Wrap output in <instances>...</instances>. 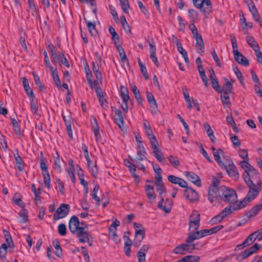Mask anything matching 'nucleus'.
<instances>
[{
    "label": "nucleus",
    "instance_id": "nucleus-1",
    "mask_svg": "<svg viewBox=\"0 0 262 262\" xmlns=\"http://www.w3.org/2000/svg\"><path fill=\"white\" fill-rule=\"evenodd\" d=\"M245 183L249 188L246 196L251 201L254 199L258 195L261 189L262 183L261 181L257 183H253L249 178H246Z\"/></svg>",
    "mask_w": 262,
    "mask_h": 262
},
{
    "label": "nucleus",
    "instance_id": "nucleus-2",
    "mask_svg": "<svg viewBox=\"0 0 262 262\" xmlns=\"http://www.w3.org/2000/svg\"><path fill=\"white\" fill-rule=\"evenodd\" d=\"M223 189L224 192L222 198V201L230 203V205L235 203L237 200V196L235 190L225 186H223Z\"/></svg>",
    "mask_w": 262,
    "mask_h": 262
},
{
    "label": "nucleus",
    "instance_id": "nucleus-3",
    "mask_svg": "<svg viewBox=\"0 0 262 262\" xmlns=\"http://www.w3.org/2000/svg\"><path fill=\"white\" fill-rule=\"evenodd\" d=\"M231 37V41L232 43V46L233 48V53L235 60L237 62H239V57H241V60L240 62L245 65L249 64V61L246 57L242 55V54L238 51L237 49V43L236 39L234 35H230Z\"/></svg>",
    "mask_w": 262,
    "mask_h": 262
},
{
    "label": "nucleus",
    "instance_id": "nucleus-4",
    "mask_svg": "<svg viewBox=\"0 0 262 262\" xmlns=\"http://www.w3.org/2000/svg\"><path fill=\"white\" fill-rule=\"evenodd\" d=\"M188 28L191 30L193 36L196 40V47L199 49L201 52L203 53L205 46L202 35L199 34L198 29L194 24H190Z\"/></svg>",
    "mask_w": 262,
    "mask_h": 262
},
{
    "label": "nucleus",
    "instance_id": "nucleus-5",
    "mask_svg": "<svg viewBox=\"0 0 262 262\" xmlns=\"http://www.w3.org/2000/svg\"><path fill=\"white\" fill-rule=\"evenodd\" d=\"M194 7L200 9L204 14H209L212 10V4L210 0H192Z\"/></svg>",
    "mask_w": 262,
    "mask_h": 262
},
{
    "label": "nucleus",
    "instance_id": "nucleus-6",
    "mask_svg": "<svg viewBox=\"0 0 262 262\" xmlns=\"http://www.w3.org/2000/svg\"><path fill=\"white\" fill-rule=\"evenodd\" d=\"M223 186L219 188H208V199L211 203H213L219 200H222L223 194H224Z\"/></svg>",
    "mask_w": 262,
    "mask_h": 262
},
{
    "label": "nucleus",
    "instance_id": "nucleus-7",
    "mask_svg": "<svg viewBox=\"0 0 262 262\" xmlns=\"http://www.w3.org/2000/svg\"><path fill=\"white\" fill-rule=\"evenodd\" d=\"M196 245L191 243L182 244L176 247L173 250V252L176 254L184 255L187 252H191L193 250L195 249Z\"/></svg>",
    "mask_w": 262,
    "mask_h": 262
},
{
    "label": "nucleus",
    "instance_id": "nucleus-8",
    "mask_svg": "<svg viewBox=\"0 0 262 262\" xmlns=\"http://www.w3.org/2000/svg\"><path fill=\"white\" fill-rule=\"evenodd\" d=\"M75 233L81 243H86L92 236L91 233L89 232L88 226H81L79 230Z\"/></svg>",
    "mask_w": 262,
    "mask_h": 262
},
{
    "label": "nucleus",
    "instance_id": "nucleus-9",
    "mask_svg": "<svg viewBox=\"0 0 262 262\" xmlns=\"http://www.w3.org/2000/svg\"><path fill=\"white\" fill-rule=\"evenodd\" d=\"M70 206L69 204H61L53 215V219L57 221L66 217L69 213Z\"/></svg>",
    "mask_w": 262,
    "mask_h": 262
},
{
    "label": "nucleus",
    "instance_id": "nucleus-10",
    "mask_svg": "<svg viewBox=\"0 0 262 262\" xmlns=\"http://www.w3.org/2000/svg\"><path fill=\"white\" fill-rule=\"evenodd\" d=\"M260 245L255 244L253 246L246 249L244 251L238 254L236 256V260L238 261H242L247 258L257 251L260 248Z\"/></svg>",
    "mask_w": 262,
    "mask_h": 262
},
{
    "label": "nucleus",
    "instance_id": "nucleus-11",
    "mask_svg": "<svg viewBox=\"0 0 262 262\" xmlns=\"http://www.w3.org/2000/svg\"><path fill=\"white\" fill-rule=\"evenodd\" d=\"M226 169L228 174L234 179H237L239 178V174L237 171V168L234 165L232 161H229L228 165L225 164V166L223 168Z\"/></svg>",
    "mask_w": 262,
    "mask_h": 262
},
{
    "label": "nucleus",
    "instance_id": "nucleus-12",
    "mask_svg": "<svg viewBox=\"0 0 262 262\" xmlns=\"http://www.w3.org/2000/svg\"><path fill=\"white\" fill-rule=\"evenodd\" d=\"M40 167L43 177V182L45 186L48 188H50V177L48 170V166L46 161H40Z\"/></svg>",
    "mask_w": 262,
    "mask_h": 262
},
{
    "label": "nucleus",
    "instance_id": "nucleus-13",
    "mask_svg": "<svg viewBox=\"0 0 262 262\" xmlns=\"http://www.w3.org/2000/svg\"><path fill=\"white\" fill-rule=\"evenodd\" d=\"M243 178L245 182L246 178H249L253 183H257V181H260L257 171L252 166L249 171L243 174Z\"/></svg>",
    "mask_w": 262,
    "mask_h": 262
},
{
    "label": "nucleus",
    "instance_id": "nucleus-14",
    "mask_svg": "<svg viewBox=\"0 0 262 262\" xmlns=\"http://www.w3.org/2000/svg\"><path fill=\"white\" fill-rule=\"evenodd\" d=\"M164 201V196L161 198L160 201L158 203V207L160 209L164 211L165 213H168L170 212L173 204V201L170 199H167L165 200V205H163Z\"/></svg>",
    "mask_w": 262,
    "mask_h": 262
},
{
    "label": "nucleus",
    "instance_id": "nucleus-15",
    "mask_svg": "<svg viewBox=\"0 0 262 262\" xmlns=\"http://www.w3.org/2000/svg\"><path fill=\"white\" fill-rule=\"evenodd\" d=\"M80 223L78 218L76 215H73L70 219L69 222V228L70 231L74 234L80 229Z\"/></svg>",
    "mask_w": 262,
    "mask_h": 262
},
{
    "label": "nucleus",
    "instance_id": "nucleus-16",
    "mask_svg": "<svg viewBox=\"0 0 262 262\" xmlns=\"http://www.w3.org/2000/svg\"><path fill=\"white\" fill-rule=\"evenodd\" d=\"M147 41L149 43V56L151 58L152 61L158 67L159 66V62L158 59L156 55V47L154 43V40L152 38L151 40H148Z\"/></svg>",
    "mask_w": 262,
    "mask_h": 262
},
{
    "label": "nucleus",
    "instance_id": "nucleus-17",
    "mask_svg": "<svg viewBox=\"0 0 262 262\" xmlns=\"http://www.w3.org/2000/svg\"><path fill=\"white\" fill-rule=\"evenodd\" d=\"M146 98L147 100L149 103L150 107L151 108V112L152 114H157L158 111V104L157 101L151 93L147 92H146Z\"/></svg>",
    "mask_w": 262,
    "mask_h": 262
},
{
    "label": "nucleus",
    "instance_id": "nucleus-18",
    "mask_svg": "<svg viewBox=\"0 0 262 262\" xmlns=\"http://www.w3.org/2000/svg\"><path fill=\"white\" fill-rule=\"evenodd\" d=\"M184 196L191 202H194L199 200L198 193L191 187L187 188L184 190Z\"/></svg>",
    "mask_w": 262,
    "mask_h": 262
},
{
    "label": "nucleus",
    "instance_id": "nucleus-19",
    "mask_svg": "<svg viewBox=\"0 0 262 262\" xmlns=\"http://www.w3.org/2000/svg\"><path fill=\"white\" fill-rule=\"evenodd\" d=\"M145 235L144 228L140 229V230L135 231V238L133 244L136 247H138L141 245L142 241L145 237Z\"/></svg>",
    "mask_w": 262,
    "mask_h": 262
},
{
    "label": "nucleus",
    "instance_id": "nucleus-20",
    "mask_svg": "<svg viewBox=\"0 0 262 262\" xmlns=\"http://www.w3.org/2000/svg\"><path fill=\"white\" fill-rule=\"evenodd\" d=\"M145 191L150 203L155 202L156 199V194L155 192L154 186L146 184Z\"/></svg>",
    "mask_w": 262,
    "mask_h": 262
},
{
    "label": "nucleus",
    "instance_id": "nucleus-21",
    "mask_svg": "<svg viewBox=\"0 0 262 262\" xmlns=\"http://www.w3.org/2000/svg\"><path fill=\"white\" fill-rule=\"evenodd\" d=\"M185 176L188 180L199 187L201 186V181L200 177L195 173L191 171H185Z\"/></svg>",
    "mask_w": 262,
    "mask_h": 262
},
{
    "label": "nucleus",
    "instance_id": "nucleus-22",
    "mask_svg": "<svg viewBox=\"0 0 262 262\" xmlns=\"http://www.w3.org/2000/svg\"><path fill=\"white\" fill-rule=\"evenodd\" d=\"M194 231V232H192L191 233L189 234V236L186 241V243H191L194 240L200 239L205 236L203 230L199 231H198L197 230Z\"/></svg>",
    "mask_w": 262,
    "mask_h": 262
},
{
    "label": "nucleus",
    "instance_id": "nucleus-23",
    "mask_svg": "<svg viewBox=\"0 0 262 262\" xmlns=\"http://www.w3.org/2000/svg\"><path fill=\"white\" fill-rule=\"evenodd\" d=\"M151 148L153 149L154 156L156 158L158 161L161 162L164 160V155L161 150L158 148V142L151 145Z\"/></svg>",
    "mask_w": 262,
    "mask_h": 262
},
{
    "label": "nucleus",
    "instance_id": "nucleus-24",
    "mask_svg": "<svg viewBox=\"0 0 262 262\" xmlns=\"http://www.w3.org/2000/svg\"><path fill=\"white\" fill-rule=\"evenodd\" d=\"M150 248L149 245H143L137 252L138 262H145L146 253Z\"/></svg>",
    "mask_w": 262,
    "mask_h": 262
},
{
    "label": "nucleus",
    "instance_id": "nucleus-25",
    "mask_svg": "<svg viewBox=\"0 0 262 262\" xmlns=\"http://www.w3.org/2000/svg\"><path fill=\"white\" fill-rule=\"evenodd\" d=\"M115 117L114 119L115 122L117 124L118 127L122 130L124 126V119L122 116V112L120 110L115 109Z\"/></svg>",
    "mask_w": 262,
    "mask_h": 262
},
{
    "label": "nucleus",
    "instance_id": "nucleus-26",
    "mask_svg": "<svg viewBox=\"0 0 262 262\" xmlns=\"http://www.w3.org/2000/svg\"><path fill=\"white\" fill-rule=\"evenodd\" d=\"M262 210V203L257 204L253 207L246 213V215L248 218L255 216Z\"/></svg>",
    "mask_w": 262,
    "mask_h": 262
},
{
    "label": "nucleus",
    "instance_id": "nucleus-27",
    "mask_svg": "<svg viewBox=\"0 0 262 262\" xmlns=\"http://www.w3.org/2000/svg\"><path fill=\"white\" fill-rule=\"evenodd\" d=\"M250 201H251L249 200L247 196H246L242 201H240L239 202H238L237 200L235 203L233 204V210H236L238 209H242L245 207L247 205L248 203Z\"/></svg>",
    "mask_w": 262,
    "mask_h": 262
},
{
    "label": "nucleus",
    "instance_id": "nucleus-28",
    "mask_svg": "<svg viewBox=\"0 0 262 262\" xmlns=\"http://www.w3.org/2000/svg\"><path fill=\"white\" fill-rule=\"evenodd\" d=\"M224 154V152L221 148H219L216 151H214V153H213L214 160L222 168H223V166H225V164L223 163L221 159V156H223Z\"/></svg>",
    "mask_w": 262,
    "mask_h": 262
},
{
    "label": "nucleus",
    "instance_id": "nucleus-29",
    "mask_svg": "<svg viewBox=\"0 0 262 262\" xmlns=\"http://www.w3.org/2000/svg\"><path fill=\"white\" fill-rule=\"evenodd\" d=\"M84 20L86 24L87 28L90 33L91 34L92 36H96L97 35L98 32L96 29L95 23H93L87 20L85 18H84Z\"/></svg>",
    "mask_w": 262,
    "mask_h": 262
},
{
    "label": "nucleus",
    "instance_id": "nucleus-30",
    "mask_svg": "<svg viewBox=\"0 0 262 262\" xmlns=\"http://www.w3.org/2000/svg\"><path fill=\"white\" fill-rule=\"evenodd\" d=\"M200 257L196 255H187L179 259L177 262H199Z\"/></svg>",
    "mask_w": 262,
    "mask_h": 262
},
{
    "label": "nucleus",
    "instance_id": "nucleus-31",
    "mask_svg": "<svg viewBox=\"0 0 262 262\" xmlns=\"http://www.w3.org/2000/svg\"><path fill=\"white\" fill-rule=\"evenodd\" d=\"M246 39L247 43L255 52L259 51L260 50L259 46L253 37L247 36Z\"/></svg>",
    "mask_w": 262,
    "mask_h": 262
},
{
    "label": "nucleus",
    "instance_id": "nucleus-32",
    "mask_svg": "<svg viewBox=\"0 0 262 262\" xmlns=\"http://www.w3.org/2000/svg\"><path fill=\"white\" fill-rule=\"evenodd\" d=\"M233 89L232 84L227 79H225V83L223 85L222 90L225 94H230L232 93Z\"/></svg>",
    "mask_w": 262,
    "mask_h": 262
},
{
    "label": "nucleus",
    "instance_id": "nucleus-33",
    "mask_svg": "<svg viewBox=\"0 0 262 262\" xmlns=\"http://www.w3.org/2000/svg\"><path fill=\"white\" fill-rule=\"evenodd\" d=\"M92 70L93 72L98 80H101L102 79V74L99 70V66L98 63L93 62L92 63Z\"/></svg>",
    "mask_w": 262,
    "mask_h": 262
},
{
    "label": "nucleus",
    "instance_id": "nucleus-34",
    "mask_svg": "<svg viewBox=\"0 0 262 262\" xmlns=\"http://www.w3.org/2000/svg\"><path fill=\"white\" fill-rule=\"evenodd\" d=\"M14 157L18 170L19 171H23L24 169V162L21 157L19 156V154H17V156L14 155Z\"/></svg>",
    "mask_w": 262,
    "mask_h": 262
},
{
    "label": "nucleus",
    "instance_id": "nucleus-35",
    "mask_svg": "<svg viewBox=\"0 0 262 262\" xmlns=\"http://www.w3.org/2000/svg\"><path fill=\"white\" fill-rule=\"evenodd\" d=\"M253 243L254 242L251 240V239L248 236L241 244L236 246L235 250L236 251L242 250V249L252 245Z\"/></svg>",
    "mask_w": 262,
    "mask_h": 262
},
{
    "label": "nucleus",
    "instance_id": "nucleus-36",
    "mask_svg": "<svg viewBox=\"0 0 262 262\" xmlns=\"http://www.w3.org/2000/svg\"><path fill=\"white\" fill-rule=\"evenodd\" d=\"M120 93L123 102L128 101L129 100L130 98L128 95V91L125 86L122 85L120 86Z\"/></svg>",
    "mask_w": 262,
    "mask_h": 262
},
{
    "label": "nucleus",
    "instance_id": "nucleus-37",
    "mask_svg": "<svg viewBox=\"0 0 262 262\" xmlns=\"http://www.w3.org/2000/svg\"><path fill=\"white\" fill-rule=\"evenodd\" d=\"M145 150H138L137 151V157L136 159H134L129 157L130 160L133 162H138L139 161H143L145 158L146 154Z\"/></svg>",
    "mask_w": 262,
    "mask_h": 262
},
{
    "label": "nucleus",
    "instance_id": "nucleus-38",
    "mask_svg": "<svg viewBox=\"0 0 262 262\" xmlns=\"http://www.w3.org/2000/svg\"><path fill=\"white\" fill-rule=\"evenodd\" d=\"M11 123L13 125L14 132L19 137H20L23 135V133L20 130V126L17 121L14 118H11Z\"/></svg>",
    "mask_w": 262,
    "mask_h": 262
},
{
    "label": "nucleus",
    "instance_id": "nucleus-39",
    "mask_svg": "<svg viewBox=\"0 0 262 262\" xmlns=\"http://www.w3.org/2000/svg\"><path fill=\"white\" fill-rule=\"evenodd\" d=\"M18 215L21 218L20 223H25L28 221V211L24 207L20 210Z\"/></svg>",
    "mask_w": 262,
    "mask_h": 262
},
{
    "label": "nucleus",
    "instance_id": "nucleus-40",
    "mask_svg": "<svg viewBox=\"0 0 262 262\" xmlns=\"http://www.w3.org/2000/svg\"><path fill=\"white\" fill-rule=\"evenodd\" d=\"M147 136L148 137L151 145L156 143L158 142L155 136L154 135L151 128H148L145 130Z\"/></svg>",
    "mask_w": 262,
    "mask_h": 262
},
{
    "label": "nucleus",
    "instance_id": "nucleus-41",
    "mask_svg": "<svg viewBox=\"0 0 262 262\" xmlns=\"http://www.w3.org/2000/svg\"><path fill=\"white\" fill-rule=\"evenodd\" d=\"M137 61H138L139 66L140 67V71H141V72L143 77H144V78L146 80L148 79L149 77H148V74H147L146 68L142 63V62H141V60H140V59L139 58H138L137 59Z\"/></svg>",
    "mask_w": 262,
    "mask_h": 262
},
{
    "label": "nucleus",
    "instance_id": "nucleus-42",
    "mask_svg": "<svg viewBox=\"0 0 262 262\" xmlns=\"http://www.w3.org/2000/svg\"><path fill=\"white\" fill-rule=\"evenodd\" d=\"M92 127L96 140L100 139L101 135L99 133V127L96 119H94V123H92Z\"/></svg>",
    "mask_w": 262,
    "mask_h": 262
},
{
    "label": "nucleus",
    "instance_id": "nucleus-43",
    "mask_svg": "<svg viewBox=\"0 0 262 262\" xmlns=\"http://www.w3.org/2000/svg\"><path fill=\"white\" fill-rule=\"evenodd\" d=\"M20 195L18 193H15L13 198V202L18 206L24 208L25 207V203L22 202L21 198L19 197Z\"/></svg>",
    "mask_w": 262,
    "mask_h": 262
},
{
    "label": "nucleus",
    "instance_id": "nucleus-44",
    "mask_svg": "<svg viewBox=\"0 0 262 262\" xmlns=\"http://www.w3.org/2000/svg\"><path fill=\"white\" fill-rule=\"evenodd\" d=\"M8 246L6 244H2L0 247V259L4 260L6 259L7 253Z\"/></svg>",
    "mask_w": 262,
    "mask_h": 262
},
{
    "label": "nucleus",
    "instance_id": "nucleus-45",
    "mask_svg": "<svg viewBox=\"0 0 262 262\" xmlns=\"http://www.w3.org/2000/svg\"><path fill=\"white\" fill-rule=\"evenodd\" d=\"M155 185L156 187V190L159 192L161 198H162V196H164L163 195V193H166V189L165 186H164L163 183L157 184H155Z\"/></svg>",
    "mask_w": 262,
    "mask_h": 262
},
{
    "label": "nucleus",
    "instance_id": "nucleus-46",
    "mask_svg": "<svg viewBox=\"0 0 262 262\" xmlns=\"http://www.w3.org/2000/svg\"><path fill=\"white\" fill-rule=\"evenodd\" d=\"M4 233L7 243L6 245L8 246V247L11 248L12 246H14V244L9 232L6 230H4Z\"/></svg>",
    "mask_w": 262,
    "mask_h": 262
},
{
    "label": "nucleus",
    "instance_id": "nucleus-47",
    "mask_svg": "<svg viewBox=\"0 0 262 262\" xmlns=\"http://www.w3.org/2000/svg\"><path fill=\"white\" fill-rule=\"evenodd\" d=\"M57 157L54 158V168L55 170H57L58 172H61V167L60 165V160L59 159V156L57 152H56Z\"/></svg>",
    "mask_w": 262,
    "mask_h": 262
},
{
    "label": "nucleus",
    "instance_id": "nucleus-48",
    "mask_svg": "<svg viewBox=\"0 0 262 262\" xmlns=\"http://www.w3.org/2000/svg\"><path fill=\"white\" fill-rule=\"evenodd\" d=\"M28 5L30 10L31 11V14L34 15L35 14H38V9L35 5L34 0H28Z\"/></svg>",
    "mask_w": 262,
    "mask_h": 262
},
{
    "label": "nucleus",
    "instance_id": "nucleus-49",
    "mask_svg": "<svg viewBox=\"0 0 262 262\" xmlns=\"http://www.w3.org/2000/svg\"><path fill=\"white\" fill-rule=\"evenodd\" d=\"M53 245L55 247V249H56V251L55 253L56 255L58 257L60 258L62 255V250L58 241L55 240L53 242Z\"/></svg>",
    "mask_w": 262,
    "mask_h": 262
},
{
    "label": "nucleus",
    "instance_id": "nucleus-50",
    "mask_svg": "<svg viewBox=\"0 0 262 262\" xmlns=\"http://www.w3.org/2000/svg\"><path fill=\"white\" fill-rule=\"evenodd\" d=\"M99 185L96 184L94 186V187L93 189L92 193V199L97 202L98 205L100 204V198L97 195V193L99 190Z\"/></svg>",
    "mask_w": 262,
    "mask_h": 262
},
{
    "label": "nucleus",
    "instance_id": "nucleus-51",
    "mask_svg": "<svg viewBox=\"0 0 262 262\" xmlns=\"http://www.w3.org/2000/svg\"><path fill=\"white\" fill-rule=\"evenodd\" d=\"M234 211L233 210V204L230 205L229 206H227L224 208L223 210L221 212L222 216L225 218L226 216L231 214L232 211Z\"/></svg>",
    "mask_w": 262,
    "mask_h": 262
},
{
    "label": "nucleus",
    "instance_id": "nucleus-52",
    "mask_svg": "<svg viewBox=\"0 0 262 262\" xmlns=\"http://www.w3.org/2000/svg\"><path fill=\"white\" fill-rule=\"evenodd\" d=\"M212 86L213 89L215 90V91H216L218 93H222L223 90H222V88H221V86L220 85L218 81L217 78L216 79H213L212 80H211Z\"/></svg>",
    "mask_w": 262,
    "mask_h": 262
},
{
    "label": "nucleus",
    "instance_id": "nucleus-53",
    "mask_svg": "<svg viewBox=\"0 0 262 262\" xmlns=\"http://www.w3.org/2000/svg\"><path fill=\"white\" fill-rule=\"evenodd\" d=\"M52 75L56 85L58 87L60 86L61 82L56 69L52 72Z\"/></svg>",
    "mask_w": 262,
    "mask_h": 262
},
{
    "label": "nucleus",
    "instance_id": "nucleus-54",
    "mask_svg": "<svg viewBox=\"0 0 262 262\" xmlns=\"http://www.w3.org/2000/svg\"><path fill=\"white\" fill-rule=\"evenodd\" d=\"M169 162L174 168H177L180 165V161L178 158L173 156H170L168 157Z\"/></svg>",
    "mask_w": 262,
    "mask_h": 262
},
{
    "label": "nucleus",
    "instance_id": "nucleus-55",
    "mask_svg": "<svg viewBox=\"0 0 262 262\" xmlns=\"http://www.w3.org/2000/svg\"><path fill=\"white\" fill-rule=\"evenodd\" d=\"M58 62H60L61 63L63 64L67 68L70 67V64L67 59L66 58L63 52H59V59Z\"/></svg>",
    "mask_w": 262,
    "mask_h": 262
},
{
    "label": "nucleus",
    "instance_id": "nucleus-56",
    "mask_svg": "<svg viewBox=\"0 0 262 262\" xmlns=\"http://www.w3.org/2000/svg\"><path fill=\"white\" fill-rule=\"evenodd\" d=\"M134 162L130 160H124L125 165L127 166L130 172H136V166L133 163Z\"/></svg>",
    "mask_w": 262,
    "mask_h": 262
},
{
    "label": "nucleus",
    "instance_id": "nucleus-57",
    "mask_svg": "<svg viewBox=\"0 0 262 262\" xmlns=\"http://www.w3.org/2000/svg\"><path fill=\"white\" fill-rule=\"evenodd\" d=\"M123 12L127 13L129 8L128 0H119Z\"/></svg>",
    "mask_w": 262,
    "mask_h": 262
},
{
    "label": "nucleus",
    "instance_id": "nucleus-58",
    "mask_svg": "<svg viewBox=\"0 0 262 262\" xmlns=\"http://www.w3.org/2000/svg\"><path fill=\"white\" fill-rule=\"evenodd\" d=\"M247 161L248 160H243L239 163L242 168L244 170L245 173H246V172L249 171L250 168L252 166L248 163Z\"/></svg>",
    "mask_w": 262,
    "mask_h": 262
},
{
    "label": "nucleus",
    "instance_id": "nucleus-59",
    "mask_svg": "<svg viewBox=\"0 0 262 262\" xmlns=\"http://www.w3.org/2000/svg\"><path fill=\"white\" fill-rule=\"evenodd\" d=\"M58 232L61 236H64L66 235L67 228L64 224L61 223L58 226Z\"/></svg>",
    "mask_w": 262,
    "mask_h": 262
},
{
    "label": "nucleus",
    "instance_id": "nucleus-60",
    "mask_svg": "<svg viewBox=\"0 0 262 262\" xmlns=\"http://www.w3.org/2000/svg\"><path fill=\"white\" fill-rule=\"evenodd\" d=\"M229 94H225V93H222L221 95V99L222 102L224 105H230V101L229 100Z\"/></svg>",
    "mask_w": 262,
    "mask_h": 262
},
{
    "label": "nucleus",
    "instance_id": "nucleus-61",
    "mask_svg": "<svg viewBox=\"0 0 262 262\" xmlns=\"http://www.w3.org/2000/svg\"><path fill=\"white\" fill-rule=\"evenodd\" d=\"M189 16L191 19V21L193 22L192 24H194V21L198 17V13L194 9H190L188 11Z\"/></svg>",
    "mask_w": 262,
    "mask_h": 262
},
{
    "label": "nucleus",
    "instance_id": "nucleus-62",
    "mask_svg": "<svg viewBox=\"0 0 262 262\" xmlns=\"http://www.w3.org/2000/svg\"><path fill=\"white\" fill-rule=\"evenodd\" d=\"M200 215L197 211H193L189 217V221L200 222Z\"/></svg>",
    "mask_w": 262,
    "mask_h": 262
},
{
    "label": "nucleus",
    "instance_id": "nucleus-63",
    "mask_svg": "<svg viewBox=\"0 0 262 262\" xmlns=\"http://www.w3.org/2000/svg\"><path fill=\"white\" fill-rule=\"evenodd\" d=\"M180 178L177 177L174 175H169L167 177V180L169 182L172 184H179V180Z\"/></svg>",
    "mask_w": 262,
    "mask_h": 262
},
{
    "label": "nucleus",
    "instance_id": "nucleus-64",
    "mask_svg": "<svg viewBox=\"0 0 262 262\" xmlns=\"http://www.w3.org/2000/svg\"><path fill=\"white\" fill-rule=\"evenodd\" d=\"M189 229L193 228L194 230H197L200 226V222L194 221H189Z\"/></svg>",
    "mask_w": 262,
    "mask_h": 262
}]
</instances>
